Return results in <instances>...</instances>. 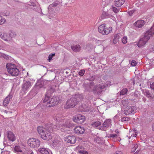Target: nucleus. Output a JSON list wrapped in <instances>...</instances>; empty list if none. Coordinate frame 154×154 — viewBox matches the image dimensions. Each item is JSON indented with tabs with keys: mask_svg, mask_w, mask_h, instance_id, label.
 Segmentation results:
<instances>
[{
	"mask_svg": "<svg viewBox=\"0 0 154 154\" xmlns=\"http://www.w3.org/2000/svg\"><path fill=\"white\" fill-rule=\"evenodd\" d=\"M135 137H136V136H137V134L136 133V132H135Z\"/></svg>",
	"mask_w": 154,
	"mask_h": 154,
	"instance_id": "0e129e2a",
	"label": "nucleus"
},
{
	"mask_svg": "<svg viewBox=\"0 0 154 154\" xmlns=\"http://www.w3.org/2000/svg\"><path fill=\"white\" fill-rule=\"evenodd\" d=\"M0 37L3 40L6 41H9L11 40V38L9 34H8L6 33H3L2 32H0Z\"/></svg>",
	"mask_w": 154,
	"mask_h": 154,
	"instance_id": "5701e85b",
	"label": "nucleus"
},
{
	"mask_svg": "<svg viewBox=\"0 0 154 154\" xmlns=\"http://www.w3.org/2000/svg\"><path fill=\"white\" fill-rule=\"evenodd\" d=\"M111 120L107 119L106 120L104 123L102 125L101 130L105 131L107 130V128L111 125Z\"/></svg>",
	"mask_w": 154,
	"mask_h": 154,
	"instance_id": "2eb2a0df",
	"label": "nucleus"
},
{
	"mask_svg": "<svg viewBox=\"0 0 154 154\" xmlns=\"http://www.w3.org/2000/svg\"><path fill=\"white\" fill-rule=\"evenodd\" d=\"M115 5L117 7L121 6L125 2V0H114Z\"/></svg>",
	"mask_w": 154,
	"mask_h": 154,
	"instance_id": "c756f323",
	"label": "nucleus"
},
{
	"mask_svg": "<svg viewBox=\"0 0 154 154\" xmlns=\"http://www.w3.org/2000/svg\"><path fill=\"white\" fill-rule=\"evenodd\" d=\"M122 103L123 106L125 107L126 108V107L129 106H128V105L129 103L128 100H122Z\"/></svg>",
	"mask_w": 154,
	"mask_h": 154,
	"instance_id": "2f4dec72",
	"label": "nucleus"
},
{
	"mask_svg": "<svg viewBox=\"0 0 154 154\" xmlns=\"http://www.w3.org/2000/svg\"><path fill=\"white\" fill-rule=\"evenodd\" d=\"M154 34V25L152 26L150 29L146 31L144 34L143 36L140 38L137 43V46L139 48L143 46L150 38Z\"/></svg>",
	"mask_w": 154,
	"mask_h": 154,
	"instance_id": "f03ea898",
	"label": "nucleus"
},
{
	"mask_svg": "<svg viewBox=\"0 0 154 154\" xmlns=\"http://www.w3.org/2000/svg\"><path fill=\"white\" fill-rule=\"evenodd\" d=\"M74 130L75 133L78 134H83L85 131L84 128L79 126L75 127L74 129Z\"/></svg>",
	"mask_w": 154,
	"mask_h": 154,
	"instance_id": "6ab92c4d",
	"label": "nucleus"
},
{
	"mask_svg": "<svg viewBox=\"0 0 154 154\" xmlns=\"http://www.w3.org/2000/svg\"><path fill=\"white\" fill-rule=\"evenodd\" d=\"M62 3L60 2L59 1V0H55L54 2L52 4H50L48 6V8L47 9L46 11H47L48 10L50 9H52L53 8H55L57 6L60 4Z\"/></svg>",
	"mask_w": 154,
	"mask_h": 154,
	"instance_id": "4be33fe9",
	"label": "nucleus"
},
{
	"mask_svg": "<svg viewBox=\"0 0 154 154\" xmlns=\"http://www.w3.org/2000/svg\"><path fill=\"white\" fill-rule=\"evenodd\" d=\"M1 132H0V137L1 136Z\"/></svg>",
	"mask_w": 154,
	"mask_h": 154,
	"instance_id": "338daca9",
	"label": "nucleus"
},
{
	"mask_svg": "<svg viewBox=\"0 0 154 154\" xmlns=\"http://www.w3.org/2000/svg\"><path fill=\"white\" fill-rule=\"evenodd\" d=\"M140 92L139 91H136L134 94V96L136 97H137L139 96V95H140Z\"/></svg>",
	"mask_w": 154,
	"mask_h": 154,
	"instance_id": "a18cd8bd",
	"label": "nucleus"
},
{
	"mask_svg": "<svg viewBox=\"0 0 154 154\" xmlns=\"http://www.w3.org/2000/svg\"><path fill=\"white\" fill-rule=\"evenodd\" d=\"M92 126L97 129L101 130L100 128L102 127V125L101 122L99 121H97L94 122L92 124Z\"/></svg>",
	"mask_w": 154,
	"mask_h": 154,
	"instance_id": "cd10ccee",
	"label": "nucleus"
},
{
	"mask_svg": "<svg viewBox=\"0 0 154 154\" xmlns=\"http://www.w3.org/2000/svg\"><path fill=\"white\" fill-rule=\"evenodd\" d=\"M100 140V138L98 137H96L95 138V140L98 143H100V142H99V140Z\"/></svg>",
	"mask_w": 154,
	"mask_h": 154,
	"instance_id": "3c124183",
	"label": "nucleus"
},
{
	"mask_svg": "<svg viewBox=\"0 0 154 154\" xmlns=\"http://www.w3.org/2000/svg\"><path fill=\"white\" fill-rule=\"evenodd\" d=\"M53 118L55 121L59 123H61L62 121H64L63 116L61 114H57L54 115L53 116Z\"/></svg>",
	"mask_w": 154,
	"mask_h": 154,
	"instance_id": "412c9836",
	"label": "nucleus"
},
{
	"mask_svg": "<svg viewBox=\"0 0 154 154\" xmlns=\"http://www.w3.org/2000/svg\"><path fill=\"white\" fill-rule=\"evenodd\" d=\"M94 85V83L92 82L87 84L84 83L82 86L86 91H93Z\"/></svg>",
	"mask_w": 154,
	"mask_h": 154,
	"instance_id": "f8f14e48",
	"label": "nucleus"
},
{
	"mask_svg": "<svg viewBox=\"0 0 154 154\" xmlns=\"http://www.w3.org/2000/svg\"><path fill=\"white\" fill-rule=\"evenodd\" d=\"M118 136V135L117 134H109V137L115 139L117 138Z\"/></svg>",
	"mask_w": 154,
	"mask_h": 154,
	"instance_id": "ea45409f",
	"label": "nucleus"
},
{
	"mask_svg": "<svg viewBox=\"0 0 154 154\" xmlns=\"http://www.w3.org/2000/svg\"><path fill=\"white\" fill-rule=\"evenodd\" d=\"M7 71L11 75L17 76L19 73V70L16 66L11 63H7L6 65Z\"/></svg>",
	"mask_w": 154,
	"mask_h": 154,
	"instance_id": "20e7f679",
	"label": "nucleus"
},
{
	"mask_svg": "<svg viewBox=\"0 0 154 154\" xmlns=\"http://www.w3.org/2000/svg\"><path fill=\"white\" fill-rule=\"evenodd\" d=\"M152 128L153 131H154V124H153L152 125Z\"/></svg>",
	"mask_w": 154,
	"mask_h": 154,
	"instance_id": "052dcab7",
	"label": "nucleus"
},
{
	"mask_svg": "<svg viewBox=\"0 0 154 154\" xmlns=\"http://www.w3.org/2000/svg\"><path fill=\"white\" fill-rule=\"evenodd\" d=\"M97 76L94 75L93 76H90L87 79V80L90 81H93L97 80Z\"/></svg>",
	"mask_w": 154,
	"mask_h": 154,
	"instance_id": "7c9ffc66",
	"label": "nucleus"
},
{
	"mask_svg": "<svg viewBox=\"0 0 154 154\" xmlns=\"http://www.w3.org/2000/svg\"><path fill=\"white\" fill-rule=\"evenodd\" d=\"M57 124V125H55L56 128L58 130H60L63 131H64L63 129V128H70L72 126V124L68 121L66 122L65 123H64V121H63V122H61L60 123Z\"/></svg>",
	"mask_w": 154,
	"mask_h": 154,
	"instance_id": "1a4fd4ad",
	"label": "nucleus"
},
{
	"mask_svg": "<svg viewBox=\"0 0 154 154\" xmlns=\"http://www.w3.org/2000/svg\"><path fill=\"white\" fill-rule=\"evenodd\" d=\"M3 54H3L1 53V54H0V56H2V55H3Z\"/></svg>",
	"mask_w": 154,
	"mask_h": 154,
	"instance_id": "69168bd1",
	"label": "nucleus"
},
{
	"mask_svg": "<svg viewBox=\"0 0 154 154\" xmlns=\"http://www.w3.org/2000/svg\"><path fill=\"white\" fill-rule=\"evenodd\" d=\"M12 97V95L11 94H10L4 100L3 102V105L5 106H7L9 103Z\"/></svg>",
	"mask_w": 154,
	"mask_h": 154,
	"instance_id": "b1692460",
	"label": "nucleus"
},
{
	"mask_svg": "<svg viewBox=\"0 0 154 154\" xmlns=\"http://www.w3.org/2000/svg\"><path fill=\"white\" fill-rule=\"evenodd\" d=\"M41 13H42V14L43 15H47L48 14V12H45V13H42V11H41Z\"/></svg>",
	"mask_w": 154,
	"mask_h": 154,
	"instance_id": "13d9d810",
	"label": "nucleus"
},
{
	"mask_svg": "<svg viewBox=\"0 0 154 154\" xmlns=\"http://www.w3.org/2000/svg\"><path fill=\"white\" fill-rule=\"evenodd\" d=\"M38 151L42 154H49L50 151L44 147H42L38 149Z\"/></svg>",
	"mask_w": 154,
	"mask_h": 154,
	"instance_id": "c85d7f7f",
	"label": "nucleus"
},
{
	"mask_svg": "<svg viewBox=\"0 0 154 154\" xmlns=\"http://www.w3.org/2000/svg\"><path fill=\"white\" fill-rule=\"evenodd\" d=\"M45 88L44 85V82L41 80L38 81L36 83L34 88H33V91L38 89L39 88Z\"/></svg>",
	"mask_w": 154,
	"mask_h": 154,
	"instance_id": "dca6fc26",
	"label": "nucleus"
},
{
	"mask_svg": "<svg viewBox=\"0 0 154 154\" xmlns=\"http://www.w3.org/2000/svg\"><path fill=\"white\" fill-rule=\"evenodd\" d=\"M71 48L73 51L75 52H78L80 51L81 47L79 45H74L71 46Z\"/></svg>",
	"mask_w": 154,
	"mask_h": 154,
	"instance_id": "bb28decb",
	"label": "nucleus"
},
{
	"mask_svg": "<svg viewBox=\"0 0 154 154\" xmlns=\"http://www.w3.org/2000/svg\"><path fill=\"white\" fill-rule=\"evenodd\" d=\"M46 128L39 126L37 127V130L40 134L41 138L44 140H51L52 136L51 133L55 129V125L52 124H47Z\"/></svg>",
	"mask_w": 154,
	"mask_h": 154,
	"instance_id": "f257e3e1",
	"label": "nucleus"
},
{
	"mask_svg": "<svg viewBox=\"0 0 154 154\" xmlns=\"http://www.w3.org/2000/svg\"><path fill=\"white\" fill-rule=\"evenodd\" d=\"M133 147L136 150L138 148V145L137 144H134L133 145Z\"/></svg>",
	"mask_w": 154,
	"mask_h": 154,
	"instance_id": "603ef678",
	"label": "nucleus"
},
{
	"mask_svg": "<svg viewBox=\"0 0 154 154\" xmlns=\"http://www.w3.org/2000/svg\"><path fill=\"white\" fill-rule=\"evenodd\" d=\"M145 22L143 20H137L134 24V26L137 27L141 28L145 24Z\"/></svg>",
	"mask_w": 154,
	"mask_h": 154,
	"instance_id": "393cba45",
	"label": "nucleus"
},
{
	"mask_svg": "<svg viewBox=\"0 0 154 154\" xmlns=\"http://www.w3.org/2000/svg\"><path fill=\"white\" fill-rule=\"evenodd\" d=\"M7 137L9 140L13 142L15 140V137L14 135L11 131H8Z\"/></svg>",
	"mask_w": 154,
	"mask_h": 154,
	"instance_id": "a878e982",
	"label": "nucleus"
},
{
	"mask_svg": "<svg viewBox=\"0 0 154 154\" xmlns=\"http://www.w3.org/2000/svg\"><path fill=\"white\" fill-rule=\"evenodd\" d=\"M54 91V89L52 88H50V89L48 90L47 91V94H51L53 93Z\"/></svg>",
	"mask_w": 154,
	"mask_h": 154,
	"instance_id": "58836bf2",
	"label": "nucleus"
},
{
	"mask_svg": "<svg viewBox=\"0 0 154 154\" xmlns=\"http://www.w3.org/2000/svg\"><path fill=\"white\" fill-rule=\"evenodd\" d=\"M131 65L132 66H134L137 64V62L134 60H132L131 63Z\"/></svg>",
	"mask_w": 154,
	"mask_h": 154,
	"instance_id": "09e8293b",
	"label": "nucleus"
},
{
	"mask_svg": "<svg viewBox=\"0 0 154 154\" xmlns=\"http://www.w3.org/2000/svg\"><path fill=\"white\" fill-rule=\"evenodd\" d=\"M130 120V118L128 117H123L121 119V122H125L129 121Z\"/></svg>",
	"mask_w": 154,
	"mask_h": 154,
	"instance_id": "e433bc0d",
	"label": "nucleus"
},
{
	"mask_svg": "<svg viewBox=\"0 0 154 154\" xmlns=\"http://www.w3.org/2000/svg\"><path fill=\"white\" fill-rule=\"evenodd\" d=\"M136 149H134V148L133 147V148L131 150V151L132 152H134L135 151Z\"/></svg>",
	"mask_w": 154,
	"mask_h": 154,
	"instance_id": "bf43d9fd",
	"label": "nucleus"
},
{
	"mask_svg": "<svg viewBox=\"0 0 154 154\" xmlns=\"http://www.w3.org/2000/svg\"><path fill=\"white\" fill-rule=\"evenodd\" d=\"M80 152L82 154H88V152L87 151H82Z\"/></svg>",
	"mask_w": 154,
	"mask_h": 154,
	"instance_id": "864d4df0",
	"label": "nucleus"
},
{
	"mask_svg": "<svg viewBox=\"0 0 154 154\" xmlns=\"http://www.w3.org/2000/svg\"><path fill=\"white\" fill-rule=\"evenodd\" d=\"M60 99L57 96H54L48 101L46 105L47 107H51L57 104L60 102Z\"/></svg>",
	"mask_w": 154,
	"mask_h": 154,
	"instance_id": "6e6552de",
	"label": "nucleus"
},
{
	"mask_svg": "<svg viewBox=\"0 0 154 154\" xmlns=\"http://www.w3.org/2000/svg\"><path fill=\"white\" fill-rule=\"evenodd\" d=\"M139 150H137L136 151V152L135 153H137V154L139 153Z\"/></svg>",
	"mask_w": 154,
	"mask_h": 154,
	"instance_id": "e2e57ef3",
	"label": "nucleus"
},
{
	"mask_svg": "<svg viewBox=\"0 0 154 154\" xmlns=\"http://www.w3.org/2000/svg\"><path fill=\"white\" fill-rule=\"evenodd\" d=\"M22 149L23 148L22 147H21L19 145H17L15 146L14 147L13 151L15 152H21L22 153V154H31L32 152V151H30V152L29 153L24 152H23Z\"/></svg>",
	"mask_w": 154,
	"mask_h": 154,
	"instance_id": "a211bd4d",
	"label": "nucleus"
},
{
	"mask_svg": "<svg viewBox=\"0 0 154 154\" xmlns=\"http://www.w3.org/2000/svg\"><path fill=\"white\" fill-rule=\"evenodd\" d=\"M150 86L152 89L154 90V82L150 84Z\"/></svg>",
	"mask_w": 154,
	"mask_h": 154,
	"instance_id": "8fccbe9b",
	"label": "nucleus"
},
{
	"mask_svg": "<svg viewBox=\"0 0 154 154\" xmlns=\"http://www.w3.org/2000/svg\"><path fill=\"white\" fill-rule=\"evenodd\" d=\"M65 141L67 143L71 144H74L76 142V139L75 136L69 135L67 136L65 138Z\"/></svg>",
	"mask_w": 154,
	"mask_h": 154,
	"instance_id": "4468645a",
	"label": "nucleus"
},
{
	"mask_svg": "<svg viewBox=\"0 0 154 154\" xmlns=\"http://www.w3.org/2000/svg\"><path fill=\"white\" fill-rule=\"evenodd\" d=\"M136 110V108L134 106H129L126 107V109L124 110V112L125 115H128L131 114H134Z\"/></svg>",
	"mask_w": 154,
	"mask_h": 154,
	"instance_id": "9b49d317",
	"label": "nucleus"
},
{
	"mask_svg": "<svg viewBox=\"0 0 154 154\" xmlns=\"http://www.w3.org/2000/svg\"><path fill=\"white\" fill-rule=\"evenodd\" d=\"M112 9L114 12L116 13H118L119 11V10L118 9L114 7H112Z\"/></svg>",
	"mask_w": 154,
	"mask_h": 154,
	"instance_id": "49530a36",
	"label": "nucleus"
},
{
	"mask_svg": "<svg viewBox=\"0 0 154 154\" xmlns=\"http://www.w3.org/2000/svg\"><path fill=\"white\" fill-rule=\"evenodd\" d=\"M50 95V94H45V96L43 100V103H45V102L48 101L49 99V96Z\"/></svg>",
	"mask_w": 154,
	"mask_h": 154,
	"instance_id": "4c0bfd02",
	"label": "nucleus"
},
{
	"mask_svg": "<svg viewBox=\"0 0 154 154\" xmlns=\"http://www.w3.org/2000/svg\"><path fill=\"white\" fill-rule=\"evenodd\" d=\"M72 119L75 122L81 124L85 121V118L84 116L79 114L74 116L73 117Z\"/></svg>",
	"mask_w": 154,
	"mask_h": 154,
	"instance_id": "9d476101",
	"label": "nucleus"
},
{
	"mask_svg": "<svg viewBox=\"0 0 154 154\" xmlns=\"http://www.w3.org/2000/svg\"><path fill=\"white\" fill-rule=\"evenodd\" d=\"M80 97L81 99L83 98L82 95H76L75 96V97H71L70 99L68 100L66 102L64 106V108L68 109L74 107L77 104L78 101L76 98L78 97Z\"/></svg>",
	"mask_w": 154,
	"mask_h": 154,
	"instance_id": "7ed1b4c3",
	"label": "nucleus"
},
{
	"mask_svg": "<svg viewBox=\"0 0 154 154\" xmlns=\"http://www.w3.org/2000/svg\"><path fill=\"white\" fill-rule=\"evenodd\" d=\"M127 38L125 36L122 39V42L123 44H125L127 42Z\"/></svg>",
	"mask_w": 154,
	"mask_h": 154,
	"instance_id": "c03bdc74",
	"label": "nucleus"
},
{
	"mask_svg": "<svg viewBox=\"0 0 154 154\" xmlns=\"http://www.w3.org/2000/svg\"><path fill=\"white\" fill-rule=\"evenodd\" d=\"M28 145L31 147L36 148L39 146L40 142L39 140L36 138H29L27 142Z\"/></svg>",
	"mask_w": 154,
	"mask_h": 154,
	"instance_id": "423d86ee",
	"label": "nucleus"
},
{
	"mask_svg": "<svg viewBox=\"0 0 154 154\" xmlns=\"http://www.w3.org/2000/svg\"><path fill=\"white\" fill-rule=\"evenodd\" d=\"M133 154H137V153H134Z\"/></svg>",
	"mask_w": 154,
	"mask_h": 154,
	"instance_id": "774afa93",
	"label": "nucleus"
},
{
	"mask_svg": "<svg viewBox=\"0 0 154 154\" xmlns=\"http://www.w3.org/2000/svg\"><path fill=\"white\" fill-rule=\"evenodd\" d=\"M85 71L84 69H82L80 70L79 72V74L80 75L82 76L84 75Z\"/></svg>",
	"mask_w": 154,
	"mask_h": 154,
	"instance_id": "79ce46f5",
	"label": "nucleus"
},
{
	"mask_svg": "<svg viewBox=\"0 0 154 154\" xmlns=\"http://www.w3.org/2000/svg\"><path fill=\"white\" fill-rule=\"evenodd\" d=\"M119 36L118 35H117L116 36H115L113 40V43L115 44H116L117 42H118L119 41Z\"/></svg>",
	"mask_w": 154,
	"mask_h": 154,
	"instance_id": "c9c22d12",
	"label": "nucleus"
},
{
	"mask_svg": "<svg viewBox=\"0 0 154 154\" xmlns=\"http://www.w3.org/2000/svg\"><path fill=\"white\" fill-rule=\"evenodd\" d=\"M102 16L103 18H108L111 16V15L108 14L107 12L104 11L102 14Z\"/></svg>",
	"mask_w": 154,
	"mask_h": 154,
	"instance_id": "473e14b6",
	"label": "nucleus"
},
{
	"mask_svg": "<svg viewBox=\"0 0 154 154\" xmlns=\"http://www.w3.org/2000/svg\"><path fill=\"white\" fill-rule=\"evenodd\" d=\"M142 91L143 94L149 99L152 100L154 98V96L148 90H142Z\"/></svg>",
	"mask_w": 154,
	"mask_h": 154,
	"instance_id": "f3484780",
	"label": "nucleus"
},
{
	"mask_svg": "<svg viewBox=\"0 0 154 154\" xmlns=\"http://www.w3.org/2000/svg\"><path fill=\"white\" fill-rule=\"evenodd\" d=\"M62 142L57 139H55L53 142L52 146L54 148L59 149L60 147Z\"/></svg>",
	"mask_w": 154,
	"mask_h": 154,
	"instance_id": "aec40b11",
	"label": "nucleus"
},
{
	"mask_svg": "<svg viewBox=\"0 0 154 154\" xmlns=\"http://www.w3.org/2000/svg\"><path fill=\"white\" fill-rule=\"evenodd\" d=\"M115 132L116 133H119V131L118 130H116L115 131Z\"/></svg>",
	"mask_w": 154,
	"mask_h": 154,
	"instance_id": "680f3d73",
	"label": "nucleus"
},
{
	"mask_svg": "<svg viewBox=\"0 0 154 154\" xmlns=\"http://www.w3.org/2000/svg\"><path fill=\"white\" fill-rule=\"evenodd\" d=\"M9 12L8 11H6V13H5V16H7L8 15H9Z\"/></svg>",
	"mask_w": 154,
	"mask_h": 154,
	"instance_id": "4d7b16f0",
	"label": "nucleus"
},
{
	"mask_svg": "<svg viewBox=\"0 0 154 154\" xmlns=\"http://www.w3.org/2000/svg\"><path fill=\"white\" fill-rule=\"evenodd\" d=\"M112 28L110 26H108L105 23L100 25L98 28L99 32L103 35L109 34L112 31Z\"/></svg>",
	"mask_w": 154,
	"mask_h": 154,
	"instance_id": "39448f33",
	"label": "nucleus"
},
{
	"mask_svg": "<svg viewBox=\"0 0 154 154\" xmlns=\"http://www.w3.org/2000/svg\"><path fill=\"white\" fill-rule=\"evenodd\" d=\"M55 55V54L54 53L52 54L49 55L48 57V60L49 62L52 59L53 57Z\"/></svg>",
	"mask_w": 154,
	"mask_h": 154,
	"instance_id": "37998d69",
	"label": "nucleus"
},
{
	"mask_svg": "<svg viewBox=\"0 0 154 154\" xmlns=\"http://www.w3.org/2000/svg\"><path fill=\"white\" fill-rule=\"evenodd\" d=\"M128 90L127 88H124L122 89L120 92V95H123L127 93Z\"/></svg>",
	"mask_w": 154,
	"mask_h": 154,
	"instance_id": "f704fd0d",
	"label": "nucleus"
},
{
	"mask_svg": "<svg viewBox=\"0 0 154 154\" xmlns=\"http://www.w3.org/2000/svg\"><path fill=\"white\" fill-rule=\"evenodd\" d=\"M135 11H136L135 10H131L128 11L127 12V13L129 16H131L133 15V13L135 12Z\"/></svg>",
	"mask_w": 154,
	"mask_h": 154,
	"instance_id": "a19ab883",
	"label": "nucleus"
},
{
	"mask_svg": "<svg viewBox=\"0 0 154 154\" xmlns=\"http://www.w3.org/2000/svg\"><path fill=\"white\" fill-rule=\"evenodd\" d=\"M115 154H122V152L120 151H116Z\"/></svg>",
	"mask_w": 154,
	"mask_h": 154,
	"instance_id": "5fc2aeb1",
	"label": "nucleus"
},
{
	"mask_svg": "<svg viewBox=\"0 0 154 154\" xmlns=\"http://www.w3.org/2000/svg\"><path fill=\"white\" fill-rule=\"evenodd\" d=\"M106 86L105 85L101 84L94 85L93 92L95 94H100L102 91V90L104 89Z\"/></svg>",
	"mask_w": 154,
	"mask_h": 154,
	"instance_id": "0eeeda50",
	"label": "nucleus"
},
{
	"mask_svg": "<svg viewBox=\"0 0 154 154\" xmlns=\"http://www.w3.org/2000/svg\"><path fill=\"white\" fill-rule=\"evenodd\" d=\"M31 86V82L28 81L24 82L22 85V90L26 93Z\"/></svg>",
	"mask_w": 154,
	"mask_h": 154,
	"instance_id": "ddd939ff",
	"label": "nucleus"
},
{
	"mask_svg": "<svg viewBox=\"0 0 154 154\" xmlns=\"http://www.w3.org/2000/svg\"><path fill=\"white\" fill-rule=\"evenodd\" d=\"M5 22V19H2L1 17L0 16V25H2Z\"/></svg>",
	"mask_w": 154,
	"mask_h": 154,
	"instance_id": "de8ad7c7",
	"label": "nucleus"
},
{
	"mask_svg": "<svg viewBox=\"0 0 154 154\" xmlns=\"http://www.w3.org/2000/svg\"><path fill=\"white\" fill-rule=\"evenodd\" d=\"M9 35L11 38V40L12 38L15 37L16 36V34L15 32L13 31H10L9 32Z\"/></svg>",
	"mask_w": 154,
	"mask_h": 154,
	"instance_id": "72a5a7b5",
	"label": "nucleus"
},
{
	"mask_svg": "<svg viewBox=\"0 0 154 154\" xmlns=\"http://www.w3.org/2000/svg\"><path fill=\"white\" fill-rule=\"evenodd\" d=\"M146 98L144 97H143V98H142V100L144 103L146 102Z\"/></svg>",
	"mask_w": 154,
	"mask_h": 154,
	"instance_id": "6e6d98bb",
	"label": "nucleus"
}]
</instances>
